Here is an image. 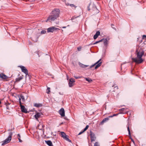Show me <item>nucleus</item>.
Returning a JSON list of instances; mask_svg holds the SVG:
<instances>
[{"instance_id":"b1692460","label":"nucleus","mask_w":146,"mask_h":146,"mask_svg":"<svg viewBox=\"0 0 146 146\" xmlns=\"http://www.w3.org/2000/svg\"><path fill=\"white\" fill-rule=\"evenodd\" d=\"M103 39H102L100 40H99L98 41H96V42H95V43H94L93 44H96L100 42H102L103 41Z\"/></svg>"},{"instance_id":"2eb2a0df","label":"nucleus","mask_w":146,"mask_h":146,"mask_svg":"<svg viewBox=\"0 0 146 146\" xmlns=\"http://www.w3.org/2000/svg\"><path fill=\"white\" fill-rule=\"evenodd\" d=\"M103 41H104V43L105 46H106L108 44V42L109 40V38L107 39V38H103Z\"/></svg>"},{"instance_id":"37998d69","label":"nucleus","mask_w":146,"mask_h":146,"mask_svg":"<svg viewBox=\"0 0 146 146\" xmlns=\"http://www.w3.org/2000/svg\"><path fill=\"white\" fill-rule=\"evenodd\" d=\"M27 34H28V35H30V33H29V30H28L27 31Z\"/></svg>"},{"instance_id":"f8f14e48","label":"nucleus","mask_w":146,"mask_h":146,"mask_svg":"<svg viewBox=\"0 0 146 146\" xmlns=\"http://www.w3.org/2000/svg\"><path fill=\"white\" fill-rule=\"evenodd\" d=\"M93 10L95 14H97L99 12V11L97 8L96 6L94 4H93Z\"/></svg>"},{"instance_id":"4be33fe9","label":"nucleus","mask_w":146,"mask_h":146,"mask_svg":"<svg viewBox=\"0 0 146 146\" xmlns=\"http://www.w3.org/2000/svg\"><path fill=\"white\" fill-rule=\"evenodd\" d=\"M18 136H19V137L18 139L19 140V142H22V141L20 139L21 136L20 134H18Z\"/></svg>"},{"instance_id":"ddd939ff","label":"nucleus","mask_w":146,"mask_h":146,"mask_svg":"<svg viewBox=\"0 0 146 146\" xmlns=\"http://www.w3.org/2000/svg\"><path fill=\"white\" fill-rule=\"evenodd\" d=\"M21 111L25 113H27L28 112L27 111V109L25 108L24 106H23L22 105H21Z\"/></svg>"},{"instance_id":"6e6552de","label":"nucleus","mask_w":146,"mask_h":146,"mask_svg":"<svg viewBox=\"0 0 146 146\" xmlns=\"http://www.w3.org/2000/svg\"><path fill=\"white\" fill-rule=\"evenodd\" d=\"M20 67L21 69L22 72L26 74V76L28 75V70L25 67L21 66H20Z\"/></svg>"},{"instance_id":"ea45409f","label":"nucleus","mask_w":146,"mask_h":146,"mask_svg":"<svg viewBox=\"0 0 146 146\" xmlns=\"http://www.w3.org/2000/svg\"><path fill=\"white\" fill-rule=\"evenodd\" d=\"M117 115V114H114L113 115H112L113 117V116H116Z\"/></svg>"},{"instance_id":"423d86ee","label":"nucleus","mask_w":146,"mask_h":146,"mask_svg":"<svg viewBox=\"0 0 146 146\" xmlns=\"http://www.w3.org/2000/svg\"><path fill=\"white\" fill-rule=\"evenodd\" d=\"M61 135L62 137H63L64 139L66 140L69 141V142H71V141L68 138V136L64 132H61Z\"/></svg>"},{"instance_id":"c85d7f7f","label":"nucleus","mask_w":146,"mask_h":146,"mask_svg":"<svg viewBox=\"0 0 146 146\" xmlns=\"http://www.w3.org/2000/svg\"><path fill=\"white\" fill-rule=\"evenodd\" d=\"M46 33V31L45 30L42 31L41 32V34H45Z\"/></svg>"},{"instance_id":"9b49d317","label":"nucleus","mask_w":146,"mask_h":146,"mask_svg":"<svg viewBox=\"0 0 146 146\" xmlns=\"http://www.w3.org/2000/svg\"><path fill=\"white\" fill-rule=\"evenodd\" d=\"M59 113L62 117L65 116V112L64 109L62 108L59 111Z\"/></svg>"},{"instance_id":"f03ea898","label":"nucleus","mask_w":146,"mask_h":146,"mask_svg":"<svg viewBox=\"0 0 146 146\" xmlns=\"http://www.w3.org/2000/svg\"><path fill=\"white\" fill-rule=\"evenodd\" d=\"M60 11L58 9H55L52 11L50 15L46 21L47 22L49 21L50 22L54 21L56 19L59 17Z\"/></svg>"},{"instance_id":"7ed1b4c3","label":"nucleus","mask_w":146,"mask_h":146,"mask_svg":"<svg viewBox=\"0 0 146 146\" xmlns=\"http://www.w3.org/2000/svg\"><path fill=\"white\" fill-rule=\"evenodd\" d=\"M12 134V132L10 131V132L9 133V136L4 141L2 142V145H5L10 142L11 140V137Z\"/></svg>"},{"instance_id":"393cba45","label":"nucleus","mask_w":146,"mask_h":146,"mask_svg":"<svg viewBox=\"0 0 146 146\" xmlns=\"http://www.w3.org/2000/svg\"><path fill=\"white\" fill-rule=\"evenodd\" d=\"M127 130L128 131V134L130 136H131V133H130V131L129 129V126L127 127Z\"/></svg>"},{"instance_id":"4c0bfd02","label":"nucleus","mask_w":146,"mask_h":146,"mask_svg":"<svg viewBox=\"0 0 146 146\" xmlns=\"http://www.w3.org/2000/svg\"><path fill=\"white\" fill-rule=\"evenodd\" d=\"M146 38V35H143V38Z\"/></svg>"},{"instance_id":"c9c22d12","label":"nucleus","mask_w":146,"mask_h":146,"mask_svg":"<svg viewBox=\"0 0 146 146\" xmlns=\"http://www.w3.org/2000/svg\"><path fill=\"white\" fill-rule=\"evenodd\" d=\"M74 77L76 79H78V78H80V77H77V76H74Z\"/></svg>"},{"instance_id":"f257e3e1","label":"nucleus","mask_w":146,"mask_h":146,"mask_svg":"<svg viewBox=\"0 0 146 146\" xmlns=\"http://www.w3.org/2000/svg\"><path fill=\"white\" fill-rule=\"evenodd\" d=\"M144 52L141 47L137 46L135 51L136 57L132 58L133 61L138 64L142 63L143 61L142 57L144 55Z\"/></svg>"},{"instance_id":"c03bdc74","label":"nucleus","mask_w":146,"mask_h":146,"mask_svg":"<svg viewBox=\"0 0 146 146\" xmlns=\"http://www.w3.org/2000/svg\"><path fill=\"white\" fill-rule=\"evenodd\" d=\"M70 5V4H69L68 3H66V5Z\"/></svg>"},{"instance_id":"20e7f679","label":"nucleus","mask_w":146,"mask_h":146,"mask_svg":"<svg viewBox=\"0 0 146 146\" xmlns=\"http://www.w3.org/2000/svg\"><path fill=\"white\" fill-rule=\"evenodd\" d=\"M101 60V59H100L97 62H96L94 64L91 65L90 66V68H92V67L94 66L95 65H96V66L95 67V69H96L98 68L99 67H100L101 64L102 62H100V61Z\"/></svg>"},{"instance_id":"1a4fd4ad","label":"nucleus","mask_w":146,"mask_h":146,"mask_svg":"<svg viewBox=\"0 0 146 146\" xmlns=\"http://www.w3.org/2000/svg\"><path fill=\"white\" fill-rule=\"evenodd\" d=\"M42 115L41 112H36L35 115V117L36 120L38 121V119L40 118Z\"/></svg>"},{"instance_id":"c756f323","label":"nucleus","mask_w":146,"mask_h":146,"mask_svg":"<svg viewBox=\"0 0 146 146\" xmlns=\"http://www.w3.org/2000/svg\"><path fill=\"white\" fill-rule=\"evenodd\" d=\"M119 110L120 111H122L123 112H125V109L124 108H122L119 109Z\"/></svg>"},{"instance_id":"72a5a7b5","label":"nucleus","mask_w":146,"mask_h":146,"mask_svg":"<svg viewBox=\"0 0 146 146\" xmlns=\"http://www.w3.org/2000/svg\"><path fill=\"white\" fill-rule=\"evenodd\" d=\"M98 36L95 34L94 36V39H96L97 38Z\"/></svg>"},{"instance_id":"f704fd0d","label":"nucleus","mask_w":146,"mask_h":146,"mask_svg":"<svg viewBox=\"0 0 146 146\" xmlns=\"http://www.w3.org/2000/svg\"><path fill=\"white\" fill-rule=\"evenodd\" d=\"M21 98H19V102L20 104V106L21 105Z\"/></svg>"},{"instance_id":"0eeeda50","label":"nucleus","mask_w":146,"mask_h":146,"mask_svg":"<svg viewBox=\"0 0 146 146\" xmlns=\"http://www.w3.org/2000/svg\"><path fill=\"white\" fill-rule=\"evenodd\" d=\"M75 82V80L72 78H71L69 80V86L70 87H71L74 84V83Z\"/></svg>"},{"instance_id":"a19ab883","label":"nucleus","mask_w":146,"mask_h":146,"mask_svg":"<svg viewBox=\"0 0 146 146\" xmlns=\"http://www.w3.org/2000/svg\"><path fill=\"white\" fill-rule=\"evenodd\" d=\"M59 94H60L61 95H63V93H61V92H59Z\"/></svg>"},{"instance_id":"a211bd4d","label":"nucleus","mask_w":146,"mask_h":146,"mask_svg":"<svg viewBox=\"0 0 146 146\" xmlns=\"http://www.w3.org/2000/svg\"><path fill=\"white\" fill-rule=\"evenodd\" d=\"M109 119L108 118H106L104 119L100 123V124L102 125L106 121H108Z\"/></svg>"},{"instance_id":"79ce46f5","label":"nucleus","mask_w":146,"mask_h":146,"mask_svg":"<svg viewBox=\"0 0 146 146\" xmlns=\"http://www.w3.org/2000/svg\"><path fill=\"white\" fill-rule=\"evenodd\" d=\"M131 139V141H132L133 142V143L134 144L135 143V142H134V141L132 139Z\"/></svg>"},{"instance_id":"de8ad7c7","label":"nucleus","mask_w":146,"mask_h":146,"mask_svg":"<svg viewBox=\"0 0 146 146\" xmlns=\"http://www.w3.org/2000/svg\"><path fill=\"white\" fill-rule=\"evenodd\" d=\"M111 26H113V24H111Z\"/></svg>"},{"instance_id":"09e8293b","label":"nucleus","mask_w":146,"mask_h":146,"mask_svg":"<svg viewBox=\"0 0 146 146\" xmlns=\"http://www.w3.org/2000/svg\"><path fill=\"white\" fill-rule=\"evenodd\" d=\"M90 10V9H88V10Z\"/></svg>"},{"instance_id":"39448f33","label":"nucleus","mask_w":146,"mask_h":146,"mask_svg":"<svg viewBox=\"0 0 146 146\" xmlns=\"http://www.w3.org/2000/svg\"><path fill=\"white\" fill-rule=\"evenodd\" d=\"M47 30L48 33H53L55 31H57L59 30V29L58 28L52 27L48 28L47 29Z\"/></svg>"},{"instance_id":"58836bf2","label":"nucleus","mask_w":146,"mask_h":146,"mask_svg":"<svg viewBox=\"0 0 146 146\" xmlns=\"http://www.w3.org/2000/svg\"><path fill=\"white\" fill-rule=\"evenodd\" d=\"M84 132H83V131L82 132H80L78 134V135H80L82 133Z\"/></svg>"},{"instance_id":"aec40b11","label":"nucleus","mask_w":146,"mask_h":146,"mask_svg":"<svg viewBox=\"0 0 146 146\" xmlns=\"http://www.w3.org/2000/svg\"><path fill=\"white\" fill-rule=\"evenodd\" d=\"M34 106L37 107H41L42 106V104H41L36 103L35 104Z\"/></svg>"},{"instance_id":"473e14b6","label":"nucleus","mask_w":146,"mask_h":146,"mask_svg":"<svg viewBox=\"0 0 146 146\" xmlns=\"http://www.w3.org/2000/svg\"><path fill=\"white\" fill-rule=\"evenodd\" d=\"M94 146H99L98 143V142H96L94 144Z\"/></svg>"},{"instance_id":"2f4dec72","label":"nucleus","mask_w":146,"mask_h":146,"mask_svg":"<svg viewBox=\"0 0 146 146\" xmlns=\"http://www.w3.org/2000/svg\"><path fill=\"white\" fill-rule=\"evenodd\" d=\"M70 5L72 7H74V8H76V7L73 4H70Z\"/></svg>"},{"instance_id":"4468645a","label":"nucleus","mask_w":146,"mask_h":146,"mask_svg":"<svg viewBox=\"0 0 146 146\" xmlns=\"http://www.w3.org/2000/svg\"><path fill=\"white\" fill-rule=\"evenodd\" d=\"M0 78L3 79H5L8 78V77L3 73H1L0 74Z\"/></svg>"},{"instance_id":"9d476101","label":"nucleus","mask_w":146,"mask_h":146,"mask_svg":"<svg viewBox=\"0 0 146 146\" xmlns=\"http://www.w3.org/2000/svg\"><path fill=\"white\" fill-rule=\"evenodd\" d=\"M90 135L91 141H94L96 139V137H95L94 134L91 131Z\"/></svg>"},{"instance_id":"dca6fc26","label":"nucleus","mask_w":146,"mask_h":146,"mask_svg":"<svg viewBox=\"0 0 146 146\" xmlns=\"http://www.w3.org/2000/svg\"><path fill=\"white\" fill-rule=\"evenodd\" d=\"M45 142L49 146H53L52 142L50 140L45 141Z\"/></svg>"},{"instance_id":"bb28decb","label":"nucleus","mask_w":146,"mask_h":146,"mask_svg":"<svg viewBox=\"0 0 146 146\" xmlns=\"http://www.w3.org/2000/svg\"><path fill=\"white\" fill-rule=\"evenodd\" d=\"M38 37H37L35 39H34L33 38L32 40H33L35 42H36L38 40Z\"/></svg>"},{"instance_id":"7c9ffc66","label":"nucleus","mask_w":146,"mask_h":146,"mask_svg":"<svg viewBox=\"0 0 146 146\" xmlns=\"http://www.w3.org/2000/svg\"><path fill=\"white\" fill-rule=\"evenodd\" d=\"M100 32L99 31H97L95 35L98 36L100 35Z\"/></svg>"},{"instance_id":"412c9836","label":"nucleus","mask_w":146,"mask_h":146,"mask_svg":"<svg viewBox=\"0 0 146 146\" xmlns=\"http://www.w3.org/2000/svg\"><path fill=\"white\" fill-rule=\"evenodd\" d=\"M20 98H21V99L23 101H24L25 100V98L22 95H20Z\"/></svg>"},{"instance_id":"cd10ccee","label":"nucleus","mask_w":146,"mask_h":146,"mask_svg":"<svg viewBox=\"0 0 146 146\" xmlns=\"http://www.w3.org/2000/svg\"><path fill=\"white\" fill-rule=\"evenodd\" d=\"M50 92V88H47L46 90V92L48 94H49V93Z\"/></svg>"},{"instance_id":"6ab92c4d","label":"nucleus","mask_w":146,"mask_h":146,"mask_svg":"<svg viewBox=\"0 0 146 146\" xmlns=\"http://www.w3.org/2000/svg\"><path fill=\"white\" fill-rule=\"evenodd\" d=\"M23 78V76H21L19 77L18 78H16V82H19Z\"/></svg>"},{"instance_id":"f3484780","label":"nucleus","mask_w":146,"mask_h":146,"mask_svg":"<svg viewBox=\"0 0 146 146\" xmlns=\"http://www.w3.org/2000/svg\"><path fill=\"white\" fill-rule=\"evenodd\" d=\"M79 65L81 67H82V68H85L87 67L88 66V65H86L83 64H82L80 62H79Z\"/></svg>"},{"instance_id":"e433bc0d","label":"nucleus","mask_w":146,"mask_h":146,"mask_svg":"<svg viewBox=\"0 0 146 146\" xmlns=\"http://www.w3.org/2000/svg\"><path fill=\"white\" fill-rule=\"evenodd\" d=\"M78 49L79 51H80L81 49V47H79L78 48Z\"/></svg>"},{"instance_id":"a878e982","label":"nucleus","mask_w":146,"mask_h":146,"mask_svg":"<svg viewBox=\"0 0 146 146\" xmlns=\"http://www.w3.org/2000/svg\"><path fill=\"white\" fill-rule=\"evenodd\" d=\"M89 127V126L88 125H87L86 126V127L84 128L83 131V132H84Z\"/></svg>"},{"instance_id":"5701e85b","label":"nucleus","mask_w":146,"mask_h":146,"mask_svg":"<svg viewBox=\"0 0 146 146\" xmlns=\"http://www.w3.org/2000/svg\"><path fill=\"white\" fill-rule=\"evenodd\" d=\"M86 81H88V82H90L92 81V80L91 79L89 78H86Z\"/></svg>"},{"instance_id":"a18cd8bd","label":"nucleus","mask_w":146,"mask_h":146,"mask_svg":"<svg viewBox=\"0 0 146 146\" xmlns=\"http://www.w3.org/2000/svg\"><path fill=\"white\" fill-rule=\"evenodd\" d=\"M109 117H113V116L112 115H111V116H109Z\"/></svg>"},{"instance_id":"49530a36","label":"nucleus","mask_w":146,"mask_h":146,"mask_svg":"<svg viewBox=\"0 0 146 146\" xmlns=\"http://www.w3.org/2000/svg\"><path fill=\"white\" fill-rule=\"evenodd\" d=\"M66 27H62V28H66Z\"/></svg>"}]
</instances>
